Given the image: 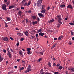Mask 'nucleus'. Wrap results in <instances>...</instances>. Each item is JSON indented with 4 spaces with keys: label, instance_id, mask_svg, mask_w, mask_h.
I'll list each match as a JSON object with an SVG mask.
<instances>
[{
    "label": "nucleus",
    "instance_id": "f257e3e1",
    "mask_svg": "<svg viewBox=\"0 0 74 74\" xmlns=\"http://www.w3.org/2000/svg\"><path fill=\"white\" fill-rule=\"evenodd\" d=\"M56 18L57 19L58 22L59 23H58L57 25V27L58 28H60V26L61 24H62V18L61 16L60 15H57L56 16Z\"/></svg>",
    "mask_w": 74,
    "mask_h": 74
},
{
    "label": "nucleus",
    "instance_id": "f03ea898",
    "mask_svg": "<svg viewBox=\"0 0 74 74\" xmlns=\"http://www.w3.org/2000/svg\"><path fill=\"white\" fill-rule=\"evenodd\" d=\"M42 29H39L38 31V32H40V33H39V36H43V35L45 34V33H42L41 32H42Z\"/></svg>",
    "mask_w": 74,
    "mask_h": 74
},
{
    "label": "nucleus",
    "instance_id": "7ed1b4c3",
    "mask_svg": "<svg viewBox=\"0 0 74 74\" xmlns=\"http://www.w3.org/2000/svg\"><path fill=\"white\" fill-rule=\"evenodd\" d=\"M31 66L30 65H29L27 69L25 70V73H27V72H29V71H31Z\"/></svg>",
    "mask_w": 74,
    "mask_h": 74
},
{
    "label": "nucleus",
    "instance_id": "20e7f679",
    "mask_svg": "<svg viewBox=\"0 0 74 74\" xmlns=\"http://www.w3.org/2000/svg\"><path fill=\"white\" fill-rule=\"evenodd\" d=\"M2 8L4 11L7 10V5H5V4H3L1 5Z\"/></svg>",
    "mask_w": 74,
    "mask_h": 74
},
{
    "label": "nucleus",
    "instance_id": "39448f33",
    "mask_svg": "<svg viewBox=\"0 0 74 74\" xmlns=\"http://www.w3.org/2000/svg\"><path fill=\"white\" fill-rule=\"evenodd\" d=\"M9 38L8 37H4L3 38V40L4 41H7L8 42L9 41Z\"/></svg>",
    "mask_w": 74,
    "mask_h": 74
},
{
    "label": "nucleus",
    "instance_id": "423d86ee",
    "mask_svg": "<svg viewBox=\"0 0 74 74\" xmlns=\"http://www.w3.org/2000/svg\"><path fill=\"white\" fill-rule=\"evenodd\" d=\"M38 15L39 17H41V18H44V15H43V14H42V12H39V13L38 14Z\"/></svg>",
    "mask_w": 74,
    "mask_h": 74
},
{
    "label": "nucleus",
    "instance_id": "0eeeda50",
    "mask_svg": "<svg viewBox=\"0 0 74 74\" xmlns=\"http://www.w3.org/2000/svg\"><path fill=\"white\" fill-rule=\"evenodd\" d=\"M67 8H70V9H73V6H71V5H68L67 7Z\"/></svg>",
    "mask_w": 74,
    "mask_h": 74
},
{
    "label": "nucleus",
    "instance_id": "6e6552de",
    "mask_svg": "<svg viewBox=\"0 0 74 74\" xmlns=\"http://www.w3.org/2000/svg\"><path fill=\"white\" fill-rule=\"evenodd\" d=\"M46 11V10H45V7H44V9L43 10H41V12L42 13L44 14L45 12Z\"/></svg>",
    "mask_w": 74,
    "mask_h": 74
},
{
    "label": "nucleus",
    "instance_id": "1a4fd4ad",
    "mask_svg": "<svg viewBox=\"0 0 74 74\" xmlns=\"http://www.w3.org/2000/svg\"><path fill=\"white\" fill-rule=\"evenodd\" d=\"M38 1L39 2L40 4V7H42V0H38Z\"/></svg>",
    "mask_w": 74,
    "mask_h": 74
},
{
    "label": "nucleus",
    "instance_id": "9d476101",
    "mask_svg": "<svg viewBox=\"0 0 74 74\" xmlns=\"http://www.w3.org/2000/svg\"><path fill=\"white\" fill-rule=\"evenodd\" d=\"M23 12H22V11L21 10L19 11V15H23Z\"/></svg>",
    "mask_w": 74,
    "mask_h": 74
},
{
    "label": "nucleus",
    "instance_id": "9b49d317",
    "mask_svg": "<svg viewBox=\"0 0 74 74\" xmlns=\"http://www.w3.org/2000/svg\"><path fill=\"white\" fill-rule=\"evenodd\" d=\"M68 69L70 70L71 71H74V68H69Z\"/></svg>",
    "mask_w": 74,
    "mask_h": 74
},
{
    "label": "nucleus",
    "instance_id": "f8f14e48",
    "mask_svg": "<svg viewBox=\"0 0 74 74\" xmlns=\"http://www.w3.org/2000/svg\"><path fill=\"white\" fill-rule=\"evenodd\" d=\"M3 60V59L1 57V55L0 54V62H1Z\"/></svg>",
    "mask_w": 74,
    "mask_h": 74
},
{
    "label": "nucleus",
    "instance_id": "ddd939ff",
    "mask_svg": "<svg viewBox=\"0 0 74 74\" xmlns=\"http://www.w3.org/2000/svg\"><path fill=\"white\" fill-rule=\"evenodd\" d=\"M8 56L10 58H11V57H12V55H11V53H10V52H8Z\"/></svg>",
    "mask_w": 74,
    "mask_h": 74
},
{
    "label": "nucleus",
    "instance_id": "4468645a",
    "mask_svg": "<svg viewBox=\"0 0 74 74\" xmlns=\"http://www.w3.org/2000/svg\"><path fill=\"white\" fill-rule=\"evenodd\" d=\"M19 53L21 56H22V55H23V52L22 51V50H20V51H19Z\"/></svg>",
    "mask_w": 74,
    "mask_h": 74
},
{
    "label": "nucleus",
    "instance_id": "2eb2a0df",
    "mask_svg": "<svg viewBox=\"0 0 74 74\" xmlns=\"http://www.w3.org/2000/svg\"><path fill=\"white\" fill-rule=\"evenodd\" d=\"M15 7L14 5L10 6L9 8V9H11V8H14Z\"/></svg>",
    "mask_w": 74,
    "mask_h": 74
},
{
    "label": "nucleus",
    "instance_id": "dca6fc26",
    "mask_svg": "<svg viewBox=\"0 0 74 74\" xmlns=\"http://www.w3.org/2000/svg\"><path fill=\"white\" fill-rule=\"evenodd\" d=\"M25 69L24 67H22L20 69H19L20 72H21L22 70H23V69Z\"/></svg>",
    "mask_w": 74,
    "mask_h": 74
},
{
    "label": "nucleus",
    "instance_id": "f3484780",
    "mask_svg": "<svg viewBox=\"0 0 74 74\" xmlns=\"http://www.w3.org/2000/svg\"><path fill=\"white\" fill-rule=\"evenodd\" d=\"M33 25H35V24H37L38 23V21H32V22Z\"/></svg>",
    "mask_w": 74,
    "mask_h": 74
},
{
    "label": "nucleus",
    "instance_id": "a211bd4d",
    "mask_svg": "<svg viewBox=\"0 0 74 74\" xmlns=\"http://www.w3.org/2000/svg\"><path fill=\"white\" fill-rule=\"evenodd\" d=\"M54 21V19H52L51 20H50V21H49L48 23H52Z\"/></svg>",
    "mask_w": 74,
    "mask_h": 74
},
{
    "label": "nucleus",
    "instance_id": "6ab92c4d",
    "mask_svg": "<svg viewBox=\"0 0 74 74\" xmlns=\"http://www.w3.org/2000/svg\"><path fill=\"white\" fill-rule=\"evenodd\" d=\"M63 36L62 35H61V36H59V37H58V40H60V39H62V38Z\"/></svg>",
    "mask_w": 74,
    "mask_h": 74
},
{
    "label": "nucleus",
    "instance_id": "aec40b11",
    "mask_svg": "<svg viewBox=\"0 0 74 74\" xmlns=\"http://www.w3.org/2000/svg\"><path fill=\"white\" fill-rule=\"evenodd\" d=\"M24 6H28V4L27 2H25V3L23 5Z\"/></svg>",
    "mask_w": 74,
    "mask_h": 74
},
{
    "label": "nucleus",
    "instance_id": "412c9836",
    "mask_svg": "<svg viewBox=\"0 0 74 74\" xmlns=\"http://www.w3.org/2000/svg\"><path fill=\"white\" fill-rule=\"evenodd\" d=\"M63 68V66H59V67H58V69H62Z\"/></svg>",
    "mask_w": 74,
    "mask_h": 74
},
{
    "label": "nucleus",
    "instance_id": "4be33fe9",
    "mask_svg": "<svg viewBox=\"0 0 74 74\" xmlns=\"http://www.w3.org/2000/svg\"><path fill=\"white\" fill-rule=\"evenodd\" d=\"M7 19L8 21H10L11 20V18L9 17H7Z\"/></svg>",
    "mask_w": 74,
    "mask_h": 74
},
{
    "label": "nucleus",
    "instance_id": "5701e85b",
    "mask_svg": "<svg viewBox=\"0 0 74 74\" xmlns=\"http://www.w3.org/2000/svg\"><path fill=\"white\" fill-rule=\"evenodd\" d=\"M56 43L55 44V45H53V46H52V47H51V49H53L54 48V47H56Z\"/></svg>",
    "mask_w": 74,
    "mask_h": 74
},
{
    "label": "nucleus",
    "instance_id": "b1692460",
    "mask_svg": "<svg viewBox=\"0 0 74 74\" xmlns=\"http://www.w3.org/2000/svg\"><path fill=\"white\" fill-rule=\"evenodd\" d=\"M24 33L25 34V35H26V36H29V34H27V33L26 31V32H24Z\"/></svg>",
    "mask_w": 74,
    "mask_h": 74
},
{
    "label": "nucleus",
    "instance_id": "393cba45",
    "mask_svg": "<svg viewBox=\"0 0 74 74\" xmlns=\"http://www.w3.org/2000/svg\"><path fill=\"white\" fill-rule=\"evenodd\" d=\"M37 4H38V7H40V2L38 1L37 2Z\"/></svg>",
    "mask_w": 74,
    "mask_h": 74
},
{
    "label": "nucleus",
    "instance_id": "a878e982",
    "mask_svg": "<svg viewBox=\"0 0 74 74\" xmlns=\"http://www.w3.org/2000/svg\"><path fill=\"white\" fill-rule=\"evenodd\" d=\"M65 6V5H61L60 7H64Z\"/></svg>",
    "mask_w": 74,
    "mask_h": 74
},
{
    "label": "nucleus",
    "instance_id": "bb28decb",
    "mask_svg": "<svg viewBox=\"0 0 74 74\" xmlns=\"http://www.w3.org/2000/svg\"><path fill=\"white\" fill-rule=\"evenodd\" d=\"M48 65L49 66V67H51V63L50 62H49L48 63Z\"/></svg>",
    "mask_w": 74,
    "mask_h": 74
},
{
    "label": "nucleus",
    "instance_id": "cd10ccee",
    "mask_svg": "<svg viewBox=\"0 0 74 74\" xmlns=\"http://www.w3.org/2000/svg\"><path fill=\"white\" fill-rule=\"evenodd\" d=\"M12 73H13V71H10V72H9L8 73V74H11Z\"/></svg>",
    "mask_w": 74,
    "mask_h": 74
},
{
    "label": "nucleus",
    "instance_id": "c85d7f7f",
    "mask_svg": "<svg viewBox=\"0 0 74 74\" xmlns=\"http://www.w3.org/2000/svg\"><path fill=\"white\" fill-rule=\"evenodd\" d=\"M42 58H39L38 60V62H40V60H42Z\"/></svg>",
    "mask_w": 74,
    "mask_h": 74
},
{
    "label": "nucleus",
    "instance_id": "c756f323",
    "mask_svg": "<svg viewBox=\"0 0 74 74\" xmlns=\"http://www.w3.org/2000/svg\"><path fill=\"white\" fill-rule=\"evenodd\" d=\"M5 27H8V25H7V24L6 22L5 23Z\"/></svg>",
    "mask_w": 74,
    "mask_h": 74
},
{
    "label": "nucleus",
    "instance_id": "7c9ffc66",
    "mask_svg": "<svg viewBox=\"0 0 74 74\" xmlns=\"http://www.w3.org/2000/svg\"><path fill=\"white\" fill-rule=\"evenodd\" d=\"M25 1H26V0H23V1H22V3L23 4H24V3Z\"/></svg>",
    "mask_w": 74,
    "mask_h": 74
},
{
    "label": "nucleus",
    "instance_id": "2f4dec72",
    "mask_svg": "<svg viewBox=\"0 0 74 74\" xmlns=\"http://www.w3.org/2000/svg\"><path fill=\"white\" fill-rule=\"evenodd\" d=\"M31 12H32V11L31 10H28V13H31Z\"/></svg>",
    "mask_w": 74,
    "mask_h": 74
},
{
    "label": "nucleus",
    "instance_id": "473e14b6",
    "mask_svg": "<svg viewBox=\"0 0 74 74\" xmlns=\"http://www.w3.org/2000/svg\"><path fill=\"white\" fill-rule=\"evenodd\" d=\"M31 50V48H30V47H29V48H27V51H30Z\"/></svg>",
    "mask_w": 74,
    "mask_h": 74
},
{
    "label": "nucleus",
    "instance_id": "72a5a7b5",
    "mask_svg": "<svg viewBox=\"0 0 74 74\" xmlns=\"http://www.w3.org/2000/svg\"><path fill=\"white\" fill-rule=\"evenodd\" d=\"M32 18H33V19L34 20L35 19H36V16H32Z\"/></svg>",
    "mask_w": 74,
    "mask_h": 74
},
{
    "label": "nucleus",
    "instance_id": "f704fd0d",
    "mask_svg": "<svg viewBox=\"0 0 74 74\" xmlns=\"http://www.w3.org/2000/svg\"><path fill=\"white\" fill-rule=\"evenodd\" d=\"M69 24H70V25H71V26H73V25H74V23H71V22L69 23Z\"/></svg>",
    "mask_w": 74,
    "mask_h": 74
},
{
    "label": "nucleus",
    "instance_id": "c9c22d12",
    "mask_svg": "<svg viewBox=\"0 0 74 74\" xmlns=\"http://www.w3.org/2000/svg\"><path fill=\"white\" fill-rule=\"evenodd\" d=\"M10 3V2L8 1L7 3H6V4H7V5H9V4Z\"/></svg>",
    "mask_w": 74,
    "mask_h": 74
},
{
    "label": "nucleus",
    "instance_id": "e433bc0d",
    "mask_svg": "<svg viewBox=\"0 0 74 74\" xmlns=\"http://www.w3.org/2000/svg\"><path fill=\"white\" fill-rule=\"evenodd\" d=\"M25 21H26V23H27L29 22V21H28V20L27 18H25Z\"/></svg>",
    "mask_w": 74,
    "mask_h": 74
},
{
    "label": "nucleus",
    "instance_id": "4c0bfd02",
    "mask_svg": "<svg viewBox=\"0 0 74 74\" xmlns=\"http://www.w3.org/2000/svg\"><path fill=\"white\" fill-rule=\"evenodd\" d=\"M44 5H42V10H43L44 9Z\"/></svg>",
    "mask_w": 74,
    "mask_h": 74
},
{
    "label": "nucleus",
    "instance_id": "58836bf2",
    "mask_svg": "<svg viewBox=\"0 0 74 74\" xmlns=\"http://www.w3.org/2000/svg\"><path fill=\"white\" fill-rule=\"evenodd\" d=\"M45 74H51V73H50V72H46V73H45Z\"/></svg>",
    "mask_w": 74,
    "mask_h": 74
},
{
    "label": "nucleus",
    "instance_id": "ea45409f",
    "mask_svg": "<svg viewBox=\"0 0 74 74\" xmlns=\"http://www.w3.org/2000/svg\"><path fill=\"white\" fill-rule=\"evenodd\" d=\"M21 10H24V7H23V6H21Z\"/></svg>",
    "mask_w": 74,
    "mask_h": 74
},
{
    "label": "nucleus",
    "instance_id": "a19ab883",
    "mask_svg": "<svg viewBox=\"0 0 74 74\" xmlns=\"http://www.w3.org/2000/svg\"><path fill=\"white\" fill-rule=\"evenodd\" d=\"M31 3V2L30 1H29V2H28V5H30Z\"/></svg>",
    "mask_w": 74,
    "mask_h": 74
},
{
    "label": "nucleus",
    "instance_id": "79ce46f5",
    "mask_svg": "<svg viewBox=\"0 0 74 74\" xmlns=\"http://www.w3.org/2000/svg\"><path fill=\"white\" fill-rule=\"evenodd\" d=\"M50 7L49 6H48V7H47V10H50Z\"/></svg>",
    "mask_w": 74,
    "mask_h": 74
},
{
    "label": "nucleus",
    "instance_id": "37998d69",
    "mask_svg": "<svg viewBox=\"0 0 74 74\" xmlns=\"http://www.w3.org/2000/svg\"><path fill=\"white\" fill-rule=\"evenodd\" d=\"M52 10H54V9H55L54 7L53 6H52Z\"/></svg>",
    "mask_w": 74,
    "mask_h": 74
},
{
    "label": "nucleus",
    "instance_id": "c03bdc74",
    "mask_svg": "<svg viewBox=\"0 0 74 74\" xmlns=\"http://www.w3.org/2000/svg\"><path fill=\"white\" fill-rule=\"evenodd\" d=\"M53 65L54 66H56V64L55 63H53Z\"/></svg>",
    "mask_w": 74,
    "mask_h": 74
},
{
    "label": "nucleus",
    "instance_id": "a18cd8bd",
    "mask_svg": "<svg viewBox=\"0 0 74 74\" xmlns=\"http://www.w3.org/2000/svg\"><path fill=\"white\" fill-rule=\"evenodd\" d=\"M22 62L24 63V64H26V62L25 61H22Z\"/></svg>",
    "mask_w": 74,
    "mask_h": 74
},
{
    "label": "nucleus",
    "instance_id": "49530a36",
    "mask_svg": "<svg viewBox=\"0 0 74 74\" xmlns=\"http://www.w3.org/2000/svg\"><path fill=\"white\" fill-rule=\"evenodd\" d=\"M65 73H66V74H69L68 71H66Z\"/></svg>",
    "mask_w": 74,
    "mask_h": 74
},
{
    "label": "nucleus",
    "instance_id": "de8ad7c7",
    "mask_svg": "<svg viewBox=\"0 0 74 74\" xmlns=\"http://www.w3.org/2000/svg\"><path fill=\"white\" fill-rule=\"evenodd\" d=\"M24 40V38H22L21 39V41H23Z\"/></svg>",
    "mask_w": 74,
    "mask_h": 74
},
{
    "label": "nucleus",
    "instance_id": "09e8293b",
    "mask_svg": "<svg viewBox=\"0 0 74 74\" xmlns=\"http://www.w3.org/2000/svg\"><path fill=\"white\" fill-rule=\"evenodd\" d=\"M3 52L4 53H6V50L4 49L3 50Z\"/></svg>",
    "mask_w": 74,
    "mask_h": 74
},
{
    "label": "nucleus",
    "instance_id": "8fccbe9b",
    "mask_svg": "<svg viewBox=\"0 0 74 74\" xmlns=\"http://www.w3.org/2000/svg\"><path fill=\"white\" fill-rule=\"evenodd\" d=\"M40 54H41V55H43V52H40Z\"/></svg>",
    "mask_w": 74,
    "mask_h": 74
},
{
    "label": "nucleus",
    "instance_id": "3c124183",
    "mask_svg": "<svg viewBox=\"0 0 74 74\" xmlns=\"http://www.w3.org/2000/svg\"><path fill=\"white\" fill-rule=\"evenodd\" d=\"M31 36H32V39H34L35 38L34 37V36H32V35H31Z\"/></svg>",
    "mask_w": 74,
    "mask_h": 74
},
{
    "label": "nucleus",
    "instance_id": "603ef678",
    "mask_svg": "<svg viewBox=\"0 0 74 74\" xmlns=\"http://www.w3.org/2000/svg\"><path fill=\"white\" fill-rule=\"evenodd\" d=\"M54 74H59V72H54Z\"/></svg>",
    "mask_w": 74,
    "mask_h": 74
},
{
    "label": "nucleus",
    "instance_id": "864d4df0",
    "mask_svg": "<svg viewBox=\"0 0 74 74\" xmlns=\"http://www.w3.org/2000/svg\"><path fill=\"white\" fill-rule=\"evenodd\" d=\"M30 53L31 52L30 51H28L27 53H28V54H29V53Z\"/></svg>",
    "mask_w": 74,
    "mask_h": 74
},
{
    "label": "nucleus",
    "instance_id": "5fc2aeb1",
    "mask_svg": "<svg viewBox=\"0 0 74 74\" xmlns=\"http://www.w3.org/2000/svg\"><path fill=\"white\" fill-rule=\"evenodd\" d=\"M7 51H8V52H10L9 51V48L8 47L7 49Z\"/></svg>",
    "mask_w": 74,
    "mask_h": 74
},
{
    "label": "nucleus",
    "instance_id": "6e6d98bb",
    "mask_svg": "<svg viewBox=\"0 0 74 74\" xmlns=\"http://www.w3.org/2000/svg\"><path fill=\"white\" fill-rule=\"evenodd\" d=\"M60 66V64H57L56 66Z\"/></svg>",
    "mask_w": 74,
    "mask_h": 74
},
{
    "label": "nucleus",
    "instance_id": "4d7b16f0",
    "mask_svg": "<svg viewBox=\"0 0 74 74\" xmlns=\"http://www.w3.org/2000/svg\"><path fill=\"white\" fill-rule=\"evenodd\" d=\"M38 36V33L36 34V36L37 37V36Z\"/></svg>",
    "mask_w": 74,
    "mask_h": 74
},
{
    "label": "nucleus",
    "instance_id": "13d9d810",
    "mask_svg": "<svg viewBox=\"0 0 74 74\" xmlns=\"http://www.w3.org/2000/svg\"><path fill=\"white\" fill-rule=\"evenodd\" d=\"M71 34L72 35H74V32H71Z\"/></svg>",
    "mask_w": 74,
    "mask_h": 74
},
{
    "label": "nucleus",
    "instance_id": "bf43d9fd",
    "mask_svg": "<svg viewBox=\"0 0 74 74\" xmlns=\"http://www.w3.org/2000/svg\"><path fill=\"white\" fill-rule=\"evenodd\" d=\"M10 39H11V40H12V41H13V40H14V39H13V38H12L11 37L10 38Z\"/></svg>",
    "mask_w": 74,
    "mask_h": 74
},
{
    "label": "nucleus",
    "instance_id": "052dcab7",
    "mask_svg": "<svg viewBox=\"0 0 74 74\" xmlns=\"http://www.w3.org/2000/svg\"><path fill=\"white\" fill-rule=\"evenodd\" d=\"M10 51H11V52H14V50H12V49H10Z\"/></svg>",
    "mask_w": 74,
    "mask_h": 74
},
{
    "label": "nucleus",
    "instance_id": "680f3d73",
    "mask_svg": "<svg viewBox=\"0 0 74 74\" xmlns=\"http://www.w3.org/2000/svg\"><path fill=\"white\" fill-rule=\"evenodd\" d=\"M8 1V0H4V2H5V3H7Z\"/></svg>",
    "mask_w": 74,
    "mask_h": 74
},
{
    "label": "nucleus",
    "instance_id": "e2e57ef3",
    "mask_svg": "<svg viewBox=\"0 0 74 74\" xmlns=\"http://www.w3.org/2000/svg\"><path fill=\"white\" fill-rule=\"evenodd\" d=\"M25 12L26 13H27L28 12V10H26L25 11Z\"/></svg>",
    "mask_w": 74,
    "mask_h": 74
},
{
    "label": "nucleus",
    "instance_id": "0e129e2a",
    "mask_svg": "<svg viewBox=\"0 0 74 74\" xmlns=\"http://www.w3.org/2000/svg\"><path fill=\"white\" fill-rule=\"evenodd\" d=\"M16 45L17 46H18L19 45V42H18L17 44H16Z\"/></svg>",
    "mask_w": 74,
    "mask_h": 74
},
{
    "label": "nucleus",
    "instance_id": "69168bd1",
    "mask_svg": "<svg viewBox=\"0 0 74 74\" xmlns=\"http://www.w3.org/2000/svg\"><path fill=\"white\" fill-rule=\"evenodd\" d=\"M57 38L56 37V38H54V40H57Z\"/></svg>",
    "mask_w": 74,
    "mask_h": 74
},
{
    "label": "nucleus",
    "instance_id": "338daca9",
    "mask_svg": "<svg viewBox=\"0 0 74 74\" xmlns=\"http://www.w3.org/2000/svg\"><path fill=\"white\" fill-rule=\"evenodd\" d=\"M36 4H37L36 3H34V6H36Z\"/></svg>",
    "mask_w": 74,
    "mask_h": 74
},
{
    "label": "nucleus",
    "instance_id": "774afa93",
    "mask_svg": "<svg viewBox=\"0 0 74 74\" xmlns=\"http://www.w3.org/2000/svg\"><path fill=\"white\" fill-rule=\"evenodd\" d=\"M56 59H55V58H53V60H56Z\"/></svg>",
    "mask_w": 74,
    "mask_h": 74
}]
</instances>
